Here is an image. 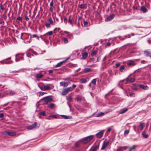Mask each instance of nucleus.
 <instances>
[{"mask_svg":"<svg viewBox=\"0 0 151 151\" xmlns=\"http://www.w3.org/2000/svg\"><path fill=\"white\" fill-rule=\"evenodd\" d=\"M94 135H91L86 137L82 139V143L86 144L89 142L93 137Z\"/></svg>","mask_w":151,"mask_h":151,"instance_id":"nucleus-1","label":"nucleus"},{"mask_svg":"<svg viewBox=\"0 0 151 151\" xmlns=\"http://www.w3.org/2000/svg\"><path fill=\"white\" fill-rule=\"evenodd\" d=\"M73 90L72 87H70L65 88L63 89V91L62 92V94L63 96H65L67 94L69 91H72Z\"/></svg>","mask_w":151,"mask_h":151,"instance_id":"nucleus-2","label":"nucleus"},{"mask_svg":"<svg viewBox=\"0 0 151 151\" xmlns=\"http://www.w3.org/2000/svg\"><path fill=\"white\" fill-rule=\"evenodd\" d=\"M41 100L47 103L49 102L52 101L53 99L50 96H47L43 98Z\"/></svg>","mask_w":151,"mask_h":151,"instance_id":"nucleus-3","label":"nucleus"},{"mask_svg":"<svg viewBox=\"0 0 151 151\" xmlns=\"http://www.w3.org/2000/svg\"><path fill=\"white\" fill-rule=\"evenodd\" d=\"M130 75L126 79V82L125 83V84L130 83L133 82L135 81V79L134 78H130Z\"/></svg>","mask_w":151,"mask_h":151,"instance_id":"nucleus-4","label":"nucleus"},{"mask_svg":"<svg viewBox=\"0 0 151 151\" xmlns=\"http://www.w3.org/2000/svg\"><path fill=\"white\" fill-rule=\"evenodd\" d=\"M104 131L105 130H103L96 134V137L98 138H101L103 136Z\"/></svg>","mask_w":151,"mask_h":151,"instance_id":"nucleus-5","label":"nucleus"},{"mask_svg":"<svg viewBox=\"0 0 151 151\" xmlns=\"http://www.w3.org/2000/svg\"><path fill=\"white\" fill-rule=\"evenodd\" d=\"M37 124L36 122H34V123L32 125H29L27 127V129L28 130H31L37 127Z\"/></svg>","mask_w":151,"mask_h":151,"instance_id":"nucleus-6","label":"nucleus"},{"mask_svg":"<svg viewBox=\"0 0 151 151\" xmlns=\"http://www.w3.org/2000/svg\"><path fill=\"white\" fill-rule=\"evenodd\" d=\"M109 143V141H108L107 142L104 141L103 143L102 147L101 148V150H102L105 149L107 147Z\"/></svg>","mask_w":151,"mask_h":151,"instance_id":"nucleus-7","label":"nucleus"},{"mask_svg":"<svg viewBox=\"0 0 151 151\" xmlns=\"http://www.w3.org/2000/svg\"><path fill=\"white\" fill-rule=\"evenodd\" d=\"M145 55L147 57H150L151 58V52L150 51L147 50L144 52Z\"/></svg>","mask_w":151,"mask_h":151,"instance_id":"nucleus-8","label":"nucleus"},{"mask_svg":"<svg viewBox=\"0 0 151 151\" xmlns=\"http://www.w3.org/2000/svg\"><path fill=\"white\" fill-rule=\"evenodd\" d=\"M115 15L114 14H112L110 15L107 17L106 19V21H108L112 20L114 17Z\"/></svg>","mask_w":151,"mask_h":151,"instance_id":"nucleus-9","label":"nucleus"},{"mask_svg":"<svg viewBox=\"0 0 151 151\" xmlns=\"http://www.w3.org/2000/svg\"><path fill=\"white\" fill-rule=\"evenodd\" d=\"M70 82H61L60 83V85L61 86H64V87H66L67 86L69 83H70Z\"/></svg>","mask_w":151,"mask_h":151,"instance_id":"nucleus-10","label":"nucleus"},{"mask_svg":"<svg viewBox=\"0 0 151 151\" xmlns=\"http://www.w3.org/2000/svg\"><path fill=\"white\" fill-rule=\"evenodd\" d=\"M139 87L144 90H147L149 89L147 85H144L143 84H140L139 86Z\"/></svg>","mask_w":151,"mask_h":151,"instance_id":"nucleus-11","label":"nucleus"},{"mask_svg":"<svg viewBox=\"0 0 151 151\" xmlns=\"http://www.w3.org/2000/svg\"><path fill=\"white\" fill-rule=\"evenodd\" d=\"M136 65V63L133 60H130L127 63V65L129 66H134Z\"/></svg>","mask_w":151,"mask_h":151,"instance_id":"nucleus-12","label":"nucleus"},{"mask_svg":"<svg viewBox=\"0 0 151 151\" xmlns=\"http://www.w3.org/2000/svg\"><path fill=\"white\" fill-rule=\"evenodd\" d=\"M128 110V109L127 108H123L119 111V113L120 114H123L127 111Z\"/></svg>","mask_w":151,"mask_h":151,"instance_id":"nucleus-13","label":"nucleus"},{"mask_svg":"<svg viewBox=\"0 0 151 151\" xmlns=\"http://www.w3.org/2000/svg\"><path fill=\"white\" fill-rule=\"evenodd\" d=\"M127 147H119L117 150V151H123V150L126 149Z\"/></svg>","mask_w":151,"mask_h":151,"instance_id":"nucleus-14","label":"nucleus"},{"mask_svg":"<svg viewBox=\"0 0 151 151\" xmlns=\"http://www.w3.org/2000/svg\"><path fill=\"white\" fill-rule=\"evenodd\" d=\"M60 116L65 119H71L72 118V116H66L65 115H60Z\"/></svg>","mask_w":151,"mask_h":151,"instance_id":"nucleus-15","label":"nucleus"},{"mask_svg":"<svg viewBox=\"0 0 151 151\" xmlns=\"http://www.w3.org/2000/svg\"><path fill=\"white\" fill-rule=\"evenodd\" d=\"M91 70V69L90 68H85L83 69L82 71L84 73H86L90 71Z\"/></svg>","mask_w":151,"mask_h":151,"instance_id":"nucleus-16","label":"nucleus"},{"mask_svg":"<svg viewBox=\"0 0 151 151\" xmlns=\"http://www.w3.org/2000/svg\"><path fill=\"white\" fill-rule=\"evenodd\" d=\"M119 70L121 72H123L126 71V69L124 65H122L120 67Z\"/></svg>","mask_w":151,"mask_h":151,"instance_id":"nucleus-17","label":"nucleus"},{"mask_svg":"<svg viewBox=\"0 0 151 151\" xmlns=\"http://www.w3.org/2000/svg\"><path fill=\"white\" fill-rule=\"evenodd\" d=\"M141 10L143 13H145L147 11V9L144 6H142L141 7Z\"/></svg>","mask_w":151,"mask_h":151,"instance_id":"nucleus-18","label":"nucleus"},{"mask_svg":"<svg viewBox=\"0 0 151 151\" xmlns=\"http://www.w3.org/2000/svg\"><path fill=\"white\" fill-rule=\"evenodd\" d=\"M65 62V61H64L58 63H57V65H56L55 66V67L58 68L60 66L63 64Z\"/></svg>","mask_w":151,"mask_h":151,"instance_id":"nucleus-19","label":"nucleus"},{"mask_svg":"<svg viewBox=\"0 0 151 151\" xmlns=\"http://www.w3.org/2000/svg\"><path fill=\"white\" fill-rule=\"evenodd\" d=\"M88 54L86 52L83 53L82 54V58L83 59H86L88 56Z\"/></svg>","mask_w":151,"mask_h":151,"instance_id":"nucleus-20","label":"nucleus"},{"mask_svg":"<svg viewBox=\"0 0 151 151\" xmlns=\"http://www.w3.org/2000/svg\"><path fill=\"white\" fill-rule=\"evenodd\" d=\"M47 21L48 22H49L50 24H51L52 25H54V22L52 20V19L51 18H50L47 20Z\"/></svg>","mask_w":151,"mask_h":151,"instance_id":"nucleus-21","label":"nucleus"},{"mask_svg":"<svg viewBox=\"0 0 151 151\" xmlns=\"http://www.w3.org/2000/svg\"><path fill=\"white\" fill-rule=\"evenodd\" d=\"M16 134V133L15 132H9L8 135L13 136L15 135Z\"/></svg>","mask_w":151,"mask_h":151,"instance_id":"nucleus-22","label":"nucleus"},{"mask_svg":"<svg viewBox=\"0 0 151 151\" xmlns=\"http://www.w3.org/2000/svg\"><path fill=\"white\" fill-rule=\"evenodd\" d=\"M43 75L40 73L37 74L36 75V77L37 78H40L43 77Z\"/></svg>","mask_w":151,"mask_h":151,"instance_id":"nucleus-23","label":"nucleus"},{"mask_svg":"<svg viewBox=\"0 0 151 151\" xmlns=\"http://www.w3.org/2000/svg\"><path fill=\"white\" fill-rule=\"evenodd\" d=\"M142 136L145 138H147L148 137V135L147 134H146L145 132H142Z\"/></svg>","mask_w":151,"mask_h":151,"instance_id":"nucleus-24","label":"nucleus"},{"mask_svg":"<svg viewBox=\"0 0 151 151\" xmlns=\"http://www.w3.org/2000/svg\"><path fill=\"white\" fill-rule=\"evenodd\" d=\"M87 81V80L86 78H82L80 80V82L81 83H86Z\"/></svg>","mask_w":151,"mask_h":151,"instance_id":"nucleus-25","label":"nucleus"},{"mask_svg":"<svg viewBox=\"0 0 151 151\" xmlns=\"http://www.w3.org/2000/svg\"><path fill=\"white\" fill-rule=\"evenodd\" d=\"M99 147L97 146H95L93 149H91L89 151H96L98 149Z\"/></svg>","mask_w":151,"mask_h":151,"instance_id":"nucleus-26","label":"nucleus"},{"mask_svg":"<svg viewBox=\"0 0 151 151\" xmlns=\"http://www.w3.org/2000/svg\"><path fill=\"white\" fill-rule=\"evenodd\" d=\"M53 34V32L52 31H50L49 32H48L46 33L45 34L43 35V36H45L47 35H49L50 36L52 35Z\"/></svg>","mask_w":151,"mask_h":151,"instance_id":"nucleus-27","label":"nucleus"},{"mask_svg":"<svg viewBox=\"0 0 151 151\" xmlns=\"http://www.w3.org/2000/svg\"><path fill=\"white\" fill-rule=\"evenodd\" d=\"M34 37H36V38L38 40H39V39H40V38H39V36H37V35H36V34H33L32 35V36H31V37H30V38H34Z\"/></svg>","mask_w":151,"mask_h":151,"instance_id":"nucleus-28","label":"nucleus"},{"mask_svg":"<svg viewBox=\"0 0 151 151\" xmlns=\"http://www.w3.org/2000/svg\"><path fill=\"white\" fill-rule=\"evenodd\" d=\"M66 99L67 101L69 102H71L72 101V98L70 96H68L66 97Z\"/></svg>","mask_w":151,"mask_h":151,"instance_id":"nucleus-29","label":"nucleus"},{"mask_svg":"<svg viewBox=\"0 0 151 151\" xmlns=\"http://www.w3.org/2000/svg\"><path fill=\"white\" fill-rule=\"evenodd\" d=\"M104 114V113L103 112H100L98 113L97 114V117H99L103 116Z\"/></svg>","mask_w":151,"mask_h":151,"instance_id":"nucleus-30","label":"nucleus"},{"mask_svg":"<svg viewBox=\"0 0 151 151\" xmlns=\"http://www.w3.org/2000/svg\"><path fill=\"white\" fill-rule=\"evenodd\" d=\"M97 53V51L96 50H92L91 54V55H96Z\"/></svg>","mask_w":151,"mask_h":151,"instance_id":"nucleus-31","label":"nucleus"},{"mask_svg":"<svg viewBox=\"0 0 151 151\" xmlns=\"http://www.w3.org/2000/svg\"><path fill=\"white\" fill-rule=\"evenodd\" d=\"M41 115H42L44 116H45L46 115V113L45 111H42L40 112L39 113Z\"/></svg>","mask_w":151,"mask_h":151,"instance_id":"nucleus-32","label":"nucleus"},{"mask_svg":"<svg viewBox=\"0 0 151 151\" xmlns=\"http://www.w3.org/2000/svg\"><path fill=\"white\" fill-rule=\"evenodd\" d=\"M48 106L50 108L52 109L54 106V104L53 103H51L48 104Z\"/></svg>","mask_w":151,"mask_h":151,"instance_id":"nucleus-33","label":"nucleus"},{"mask_svg":"<svg viewBox=\"0 0 151 151\" xmlns=\"http://www.w3.org/2000/svg\"><path fill=\"white\" fill-rule=\"evenodd\" d=\"M96 79H93L91 81V83L93 84L94 85H96Z\"/></svg>","mask_w":151,"mask_h":151,"instance_id":"nucleus-34","label":"nucleus"},{"mask_svg":"<svg viewBox=\"0 0 151 151\" xmlns=\"http://www.w3.org/2000/svg\"><path fill=\"white\" fill-rule=\"evenodd\" d=\"M144 127V124L143 123H141L139 125V127L140 128V130H142Z\"/></svg>","mask_w":151,"mask_h":151,"instance_id":"nucleus-35","label":"nucleus"},{"mask_svg":"<svg viewBox=\"0 0 151 151\" xmlns=\"http://www.w3.org/2000/svg\"><path fill=\"white\" fill-rule=\"evenodd\" d=\"M80 145V144L79 142H76L75 144V146L76 147H78Z\"/></svg>","mask_w":151,"mask_h":151,"instance_id":"nucleus-36","label":"nucleus"},{"mask_svg":"<svg viewBox=\"0 0 151 151\" xmlns=\"http://www.w3.org/2000/svg\"><path fill=\"white\" fill-rule=\"evenodd\" d=\"M63 40L65 43H67L68 42V40L66 38H64Z\"/></svg>","mask_w":151,"mask_h":151,"instance_id":"nucleus-37","label":"nucleus"},{"mask_svg":"<svg viewBox=\"0 0 151 151\" xmlns=\"http://www.w3.org/2000/svg\"><path fill=\"white\" fill-rule=\"evenodd\" d=\"M44 88H45V90H49L51 89V88L50 86H47V85L44 86Z\"/></svg>","mask_w":151,"mask_h":151,"instance_id":"nucleus-38","label":"nucleus"},{"mask_svg":"<svg viewBox=\"0 0 151 151\" xmlns=\"http://www.w3.org/2000/svg\"><path fill=\"white\" fill-rule=\"evenodd\" d=\"M82 99V98L81 96H79L77 97L76 100L78 102L81 101Z\"/></svg>","mask_w":151,"mask_h":151,"instance_id":"nucleus-39","label":"nucleus"},{"mask_svg":"<svg viewBox=\"0 0 151 151\" xmlns=\"http://www.w3.org/2000/svg\"><path fill=\"white\" fill-rule=\"evenodd\" d=\"M73 19H70V18H69L68 22L70 24H72L73 23Z\"/></svg>","mask_w":151,"mask_h":151,"instance_id":"nucleus-40","label":"nucleus"},{"mask_svg":"<svg viewBox=\"0 0 151 151\" xmlns=\"http://www.w3.org/2000/svg\"><path fill=\"white\" fill-rule=\"evenodd\" d=\"M47 28H50V24L49 23H46L45 24Z\"/></svg>","mask_w":151,"mask_h":151,"instance_id":"nucleus-41","label":"nucleus"},{"mask_svg":"<svg viewBox=\"0 0 151 151\" xmlns=\"http://www.w3.org/2000/svg\"><path fill=\"white\" fill-rule=\"evenodd\" d=\"M129 130H126L124 132V134H128L129 133Z\"/></svg>","mask_w":151,"mask_h":151,"instance_id":"nucleus-42","label":"nucleus"},{"mask_svg":"<svg viewBox=\"0 0 151 151\" xmlns=\"http://www.w3.org/2000/svg\"><path fill=\"white\" fill-rule=\"evenodd\" d=\"M60 28H55L54 30V33H55V32L56 31V30H57L58 31V32H60Z\"/></svg>","mask_w":151,"mask_h":151,"instance_id":"nucleus-43","label":"nucleus"},{"mask_svg":"<svg viewBox=\"0 0 151 151\" xmlns=\"http://www.w3.org/2000/svg\"><path fill=\"white\" fill-rule=\"evenodd\" d=\"M133 128L134 129V130L135 132H138V130L136 128V127L135 126H133Z\"/></svg>","mask_w":151,"mask_h":151,"instance_id":"nucleus-44","label":"nucleus"},{"mask_svg":"<svg viewBox=\"0 0 151 151\" xmlns=\"http://www.w3.org/2000/svg\"><path fill=\"white\" fill-rule=\"evenodd\" d=\"M83 24L85 27H87L88 25V22L87 21H84L83 22Z\"/></svg>","mask_w":151,"mask_h":151,"instance_id":"nucleus-45","label":"nucleus"},{"mask_svg":"<svg viewBox=\"0 0 151 151\" xmlns=\"http://www.w3.org/2000/svg\"><path fill=\"white\" fill-rule=\"evenodd\" d=\"M3 133L4 134H5V135H8L9 132L4 131L3 132Z\"/></svg>","mask_w":151,"mask_h":151,"instance_id":"nucleus-46","label":"nucleus"},{"mask_svg":"<svg viewBox=\"0 0 151 151\" xmlns=\"http://www.w3.org/2000/svg\"><path fill=\"white\" fill-rule=\"evenodd\" d=\"M80 8L81 9H83L85 7V5L83 4H81L80 6Z\"/></svg>","mask_w":151,"mask_h":151,"instance_id":"nucleus-47","label":"nucleus"},{"mask_svg":"<svg viewBox=\"0 0 151 151\" xmlns=\"http://www.w3.org/2000/svg\"><path fill=\"white\" fill-rule=\"evenodd\" d=\"M25 33H22L21 34V36H20V38L22 40H24V39L23 38V35L25 34Z\"/></svg>","mask_w":151,"mask_h":151,"instance_id":"nucleus-48","label":"nucleus"},{"mask_svg":"<svg viewBox=\"0 0 151 151\" xmlns=\"http://www.w3.org/2000/svg\"><path fill=\"white\" fill-rule=\"evenodd\" d=\"M135 148V145H133L132 147H131L130 148V149L132 151V150H134Z\"/></svg>","mask_w":151,"mask_h":151,"instance_id":"nucleus-49","label":"nucleus"},{"mask_svg":"<svg viewBox=\"0 0 151 151\" xmlns=\"http://www.w3.org/2000/svg\"><path fill=\"white\" fill-rule=\"evenodd\" d=\"M10 95H13L15 94V92L14 91H10L9 93Z\"/></svg>","mask_w":151,"mask_h":151,"instance_id":"nucleus-50","label":"nucleus"},{"mask_svg":"<svg viewBox=\"0 0 151 151\" xmlns=\"http://www.w3.org/2000/svg\"><path fill=\"white\" fill-rule=\"evenodd\" d=\"M22 17H18L17 19V20H19V21H22Z\"/></svg>","mask_w":151,"mask_h":151,"instance_id":"nucleus-51","label":"nucleus"},{"mask_svg":"<svg viewBox=\"0 0 151 151\" xmlns=\"http://www.w3.org/2000/svg\"><path fill=\"white\" fill-rule=\"evenodd\" d=\"M0 8L2 10H3L5 8H4V7L3 6L1 5H0Z\"/></svg>","mask_w":151,"mask_h":151,"instance_id":"nucleus-52","label":"nucleus"},{"mask_svg":"<svg viewBox=\"0 0 151 151\" xmlns=\"http://www.w3.org/2000/svg\"><path fill=\"white\" fill-rule=\"evenodd\" d=\"M53 5H54V3L53 2V0H52L50 4V6L51 7H52L53 6Z\"/></svg>","mask_w":151,"mask_h":151,"instance_id":"nucleus-53","label":"nucleus"},{"mask_svg":"<svg viewBox=\"0 0 151 151\" xmlns=\"http://www.w3.org/2000/svg\"><path fill=\"white\" fill-rule=\"evenodd\" d=\"M2 17L3 18L5 19V20H6L7 18V16L6 15L4 14H3L2 15Z\"/></svg>","mask_w":151,"mask_h":151,"instance_id":"nucleus-54","label":"nucleus"},{"mask_svg":"<svg viewBox=\"0 0 151 151\" xmlns=\"http://www.w3.org/2000/svg\"><path fill=\"white\" fill-rule=\"evenodd\" d=\"M44 87H40V88L42 91L45 90V88H44Z\"/></svg>","mask_w":151,"mask_h":151,"instance_id":"nucleus-55","label":"nucleus"},{"mask_svg":"<svg viewBox=\"0 0 151 151\" xmlns=\"http://www.w3.org/2000/svg\"><path fill=\"white\" fill-rule=\"evenodd\" d=\"M50 117H53L54 118H56V116L55 115H50L49 116Z\"/></svg>","mask_w":151,"mask_h":151,"instance_id":"nucleus-56","label":"nucleus"},{"mask_svg":"<svg viewBox=\"0 0 151 151\" xmlns=\"http://www.w3.org/2000/svg\"><path fill=\"white\" fill-rule=\"evenodd\" d=\"M111 130V128H108V129H107L106 132H107V133L109 132H110Z\"/></svg>","mask_w":151,"mask_h":151,"instance_id":"nucleus-57","label":"nucleus"},{"mask_svg":"<svg viewBox=\"0 0 151 151\" xmlns=\"http://www.w3.org/2000/svg\"><path fill=\"white\" fill-rule=\"evenodd\" d=\"M120 63H116V64L115 65L116 67H118L120 65Z\"/></svg>","mask_w":151,"mask_h":151,"instance_id":"nucleus-58","label":"nucleus"},{"mask_svg":"<svg viewBox=\"0 0 151 151\" xmlns=\"http://www.w3.org/2000/svg\"><path fill=\"white\" fill-rule=\"evenodd\" d=\"M135 95V94L133 93H132L130 94V96H134Z\"/></svg>","mask_w":151,"mask_h":151,"instance_id":"nucleus-59","label":"nucleus"},{"mask_svg":"<svg viewBox=\"0 0 151 151\" xmlns=\"http://www.w3.org/2000/svg\"><path fill=\"white\" fill-rule=\"evenodd\" d=\"M4 117V115L3 114H0V118H3Z\"/></svg>","mask_w":151,"mask_h":151,"instance_id":"nucleus-60","label":"nucleus"},{"mask_svg":"<svg viewBox=\"0 0 151 151\" xmlns=\"http://www.w3.org/2000/svg\"><path fill=\"white\" fill-rule=\"evenodd\" d=\"M12 73H18L19 72V71H12L10 72Z\"/></svg>","mask_w":151,"mask_h":151,"instance_id":"nucleus-61","label":"nucleus"},{"mask_svg":"<svg viewBox=\"0 0 151 151\" xmlns=\"http://www.w3.org/2000/svg\"><path fill=\"white\" fill-rule=\"evenodd\" d=\"M12 62V61H10L9 62H5L4 63L5 64H10Z\"/></svg>","mask_w":151,"mask_h":151,"instance_id":"nucleus-62","label":"nucleus"},{"mask_svg":"<svg viewBox=\"0 0 151 151\" xmlns=\"http://www.w3.org/2000/svg\"><path fill=\"white\" fill-rule=\"evenodd\" d=\"M111 45V43H110V42H108V43H107L106 44V46H109Z\"/></svg>","mask_w":151,"mask_h":151,"instance_id":"nucleus-63","label":"nucleus"},{"mask_svg":"<svg viewBox=\"0 0 151 151\" xmlns=\"http://www.w3.org/2000/svg\"><path fill=\"white\" fill-rule=\"evenodd\" d=\"M147 62L144 60H142L141 61V63H146Z\"/></svg>","mask_w":151,"mask_h":151,"instance_id":"nucleus-64","label":"nucleus"}]
</instances>
